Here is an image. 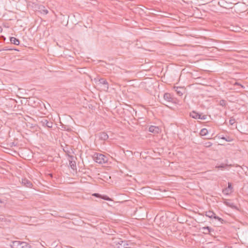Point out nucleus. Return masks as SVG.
Returning <instances> with one entry per match:
<instances>
[{"instance_id": "b1692460", "label": "nucleus", "mask_w": 248, "mask_h": 248, "mask_svg": "<svg viewBox=\"0 0 248 248\" xmlns=\"http://www.w3.org/2000/svg\"><path fill=\"white\" fill-rule=\"evenodd\" d=\"M212 145V143L208 142L205 143V146L206 147H209Z\"/></svg>"}, {"instance_id": "1a4fd4ad", "label": "nucleus", "mask_w": 248, "mask_h": 248, "mask_svg": "<svg viewBox=\"0 0 248 248\" xmlns=\"http://www.w3.org/2000/svg\"><path fill=\"white\" fill-rule=\"evenodd\" d=\"M190 116L195 119H200L201 114L195 111H192L190 113Z\"/></svg>"}, {"instance_id": "dca6fc26", "label": "nucleus", "mask_w": 248, "mask_h": 248, "mask_svg": "<svg viewBox=\"0 0 248 248\" xmlns=\"http://www.w3.org/2000/svg\"><path fill=\"white\" fill-rule=\"evenodd\" d=\"M69 165L73 170H76V162L74 161H69Z\"/></svg>"}, {"instance_id": "f257e3e1", "label": "nucleus", "mask_w": 248, "mask_h": 248, "mask_svg": "<svg viewBox=\"0 0 248 248\" xmlns=\"http://www.w3.org/2000/svg\"><path fill=\"white\" fill-rule=\"evenodd\" d=\"M10 246L12 248H31L28 243L19 241H13Z\"/></svg>"}, {"instance_id": "4be33fe9", "label": "nucleus", "mask_w": 248, "mask_h": 248, "mask_svg": "<svg viewBox=\"0 0 248 248\" xmlns=\"http://www.w3.org/2000/svg\"><path fill=\"white\" fill-rule=\"evenodd\" d=\"M207 118V116L205 115H202L201 114V117L200 118V120H206Z\"/></svg>"}, {"instance_id": "0eeeda50", "label": "nucleus", "mask_w": 248, "mask_h": 248, "mask_svg": "<svg viewBox=\"0 0 248 248\" xmlns=\"http://www.w3.org/2000/svg\"><path fill=\"white\" fill-rule=\"evenodd\" d=\"M149 132L153 133L154 134H158L160 131V128L158 126L151 125L149 128Z\"/></svg>"}, {"instance_id": "6e6552de", "label": "nucleus", "mask_w": 248, "mask_h": 248, "mask_svg": "<svg viewBox=\"0 0 248 248\" xmlns=\"http://www.w3.org/2000/svg\"><path fill=\"white\" fill-rule=\"evenodd\" d=\"M22 184L27 187L31 188L32 186V183L26 178L22 179Z\"/></svg>"}, {"instance_id": "a211bd4d", "label": "nucleus", "mask_w": 248, "mask_h": 248, "mask_svg": "<svg viewBox=\"0 0 248 248\" xmlns=\"http://www.w3.org/2000/svg\"><path fill=\"white\" fill-rule=\"evenodd\" d=\"M40 11L42 13L46 15L48 13V10L45 9V7L43 6L40 8Z\"/></svg>"}, {"instance_id": "aec40b11", "label": "nucleus", "mask_w": 248, "mask_h": 248, "mask_svg": "<svg viewBox=\"0 0 248 248\" xmlns=\"http://www.w3.org/2000/svg\"><path fill=\"white\" fill-rule=\"evenodd\" d=\"M235 122V120L234 118H231L229 121L230 125H233Z\"/></svg>"}, {"instance_id": "6ab92c4d", "label": "nucleus", "mask_w": 248, "mask_h": 248, "mask_svg": "<svg viewBox=\"0 0 248 248\" xmlns=\"http://www.w3.org/2000/svg\"><path fill=\"white\" fill-rule=\"evenodd\" d=\"M101 196V198L103 200H105L106 201H111L110 198L109 197H108V196L103 195V196Z\"/></svg>"}, {"instance_id": "20e7f679", "label": "nucleus", "mask_w": 248, "mask_h": 248, "mask_svg": "<svg viewBox=\"0 0 248 248\" xmlns=\"http://www.w3.org/2000/svg\"><path fill=\"white\" fill-rule=\"evenodd\" d=\"M98 82L99 84L102 85V89L105 91H107L108 89V84L107 81L104 78H101Z\"/></svg>"}, {"instance_id": "39448f33", "label": "nucleus", "mask_w": 248, "mask_h": 248, "mask_svg": "<svg viewBox=\"0 0 248 248\" xmlns=\"http://www.w3.org/2000/svg\"><path fill=\"white\" fill-rule=\"evenodd\" d=\"M205 216L209 218H214L219 221L221 220V218L218 217L216 216L215 214L213 211H208L206 212Z\"/></svg>"}, {"instance_id": "393cba45", "label": "nucleus", "mask_w": 248, "mask_h": 248, "mask_svg": "<svg viewBox=\"0 0 248 248\" xmlns=\"http://www.w3.org/2000/svg\"><path fill=\"white\" fill-rule=\"evenodd\" d=\"M5 40V37L3 36H0V41H4Z\"/></svg>"}, {"instance_id": "2eb2a0df", "label": "nucleus", "mask_w": 248, "mask_h": 248, "mask_svg": "<svg viewBox=\"0 0 248 248\" xmlns=\"http://www.w3.org/2000/svg\"><path fill=\"white\" fill-rule=\"evenodd\" d=\"M229 166V165L227 164H221L220 165L216 166L215 168L223 170V169H227Z\"/></svg>"}, {"instance_id": "5701e85b", "label": "nucleus", "mask_w": 248, "mask_h": 248, "mask_svg": "<svg viewBox=\"0 0 248 248\" xmlns=\"http://www.w3.org/2000/svg\"><path fill=\"white\" fill-rule=\"evenodd\" d=\"M14 49H12V48H9L7 47H5L4 48H3L2 49H1L0 50V51H6V50H13Z\"/></svg>"}, {"instance_id": "c85d7f7f", "label": "nucleus", "mask_w": 248, "mask_h": 248, "mask_svg": "<svg viewBox=\"0 0 248 248\" xmlns=\"http://www.w3.org/2000/svg\"><path fill=\"white\" fill-rule=\"evenodd\" d=\"M2 31V29L0 27V32H1Z\"/></svg>"}, {"instance_id": "bb28decb", "label": "nucleus", "mask_w": 248, "mask_h": 248, "mask_svg": "<svg viewBox=\"0 0 248 248\" xmlns=\"http://www.w3.org/2000/svg\"><path fill=\"white\" fill-rule=\"evenodd\" d=\"M93 196H95V197H98L99 196H100L99 194L98 193H94V194H93Z\"/></svg>"}, {"instance_id": "7ed1b4c3", "label": "nucleus", "mask_w": 248, "mask_h": 248, "mask_svg": "<svg viewBox=\"0 0 248 248\" xmlns=\"http://www.w3.org/2000/svg\"><path fill=\"white\" fill-rule=\"evenodd\" d=\"M40 124L44 127L52 128L53 126V123L51 121H48L45 118L42 119L40 121Z\"/></svg>"}, {"instance_id": "f3484780", "label": "nucleus", "mask_w": 248, "mask_h": 248, "mask_svg": "<svg viewBox=\"0 0 248 248\" xmlns=\"http://www.w3.org/2000/svg\"><path fill=\"white\" fill-rule=\"evenodd\" d=\"M208 131L206 128L202 129L200 131V134L202 136H205L207 134Z\"/></svg>"}, {"instance_id": "c756f323", "label": "nucleus", "mask_w": 248, "mask_h": 248, "mask_svg": "<svg viewBox=\"0 0 248 248\" xmlns=\"http://www.w3.org/2000/svg\"><path fill=\"white\" fill-rule=\"evenodd\" d=\"M2 202L1 200L0 199V203H2Z\"/></svg>"}, {"instance_id": "cd10ccee", "label": "nucleus", "mask_w": 248, "mask_h": 248, "mask_svg": "<svg viewBox=\"0 0 248 248\" xmlns=\"http://www.w3.org/2000/svg\"><path fill=\"white\" fill-rule=\"evenodd\" d=\"M221 139H223V140H225L226 141H230V140H227V139H226L225 137H222Z\"/></svg>"}, {"instance_id": "9b49d317", "label": "nucleus", "mask_w": 248, "mask_h": 248, "mask_svg": "<svg viewBox=\"0 0 248 248\" xmlns=\"http://www.w3.org/2000/svg\"><path fill=\"white\" fill-rule=\"evenodd\" d=\"M202 230H203V232L204 234H209L211 231H213V229L208 226L203 227L202 228Z\"/></svg>"}, {"instance_id": "f8f14e48", "label": "nucleus", "mask_w": 248, "mask_h": 248, "mask_svg": "<svg viewBox=\"0 0 248 248\" xmlns=\"http://www.w3.org/2000/svg\"><path fill=\"white\" fill-rule=\"evenodd\" d=\"M164 98L167 102H170L172 101V98L171 97L170 94L169 93H165L164 94Z\"/></svg>"}, {"instance_id": "9d476101", "label": "nucleus", "mask_w": 248, "mask_h": 248, "mask_svg": "<svg viewBox=\"0 0 248 248\" xmlns=\"http://www.w3.org/2000/svg\"><path fill=\"white\" fill-rule=\"evenodd\" d=\"M99 138L100 140H106L108 138V134L105 132H101L98 134Z\"/></svg>"}, {"instance_id": "4468645a", "label": "nucleus", "mask_w": 248, "mask_h": 248, "mask_svg": "<svg viewBox=\"0 0 248 248\" xmlns=\"http://www.w3.org/2000/svg\"><path fill=\"white\" fill-rule=\"evenodd\" d=\"M183 91H184V89L182 88L179 87H177L175 88V91L179 96H181L183 95Z\"/></svg>"}, {"instance_id": "a878e982", "label": "nucleus", "mask_w": 248, "mask_h": 248, "mask_svg": "<svg viewBox=\"0 0 248 248\" xmlns=\"http://www.w3.org/2000/svg\"><path fill=\"white\" fill-rule=\"evenodd\" d=\"M124 242L122 241V240H119L117 242V244H119V245H122V244L123 243H124Z\"/></svg>"}, {"instance_id": "412c9836", "label": "nucleus", "mask_w": 248, "mask_h": 248, "mask_svg": "<svg viewBox=\"0 0 248 248\" xmlns=\"http://www.w3.org/2000/svg\"><path fill=\"white\" fill-rule=\"evenodd\" d=\"M6 221V218L4 215L0 216V221Z\"/></svg>"}, {"instance_id": "ddd939ff", "label": "nucleus", "mask_w": 248, "mask_h": 248, "mask_svg": "<svg viewBox=\"0 0 248 248\" xmlns=\"http://www.w3.org/2000/svg\"><path fill=\"white\" fill-rule=\"evenodd\" d=\"M10 41L12 44L16 45H18L20 43V41L18 39L13 37H10Z\"/></svg>"}, {"instance_id": "423d86ee", "label": "nucleus", "mask_w": 248, "mask_h": 248, "mask_svg": "<svg viewBox=\"0 0 248 248\" xmlns=\"http://www.w3.org/2000/svg\"><path fill=\"white\" fill-rule=\"evenodd\" d=\"M232 186L231 183H228V186L227 187L223 190L222 192L225 195H229L232 192Z\"/></svg>"}, {"instance_id": "f03ea898", "label": "nucleus", "mask_w": 248, "mask_h": 248, "mask_svg": "<svg viewBox=\"0 0 248 248\" xmlns=\"http://www.w3.org/2000/svg\"><path fill=\"white\" fill-rule=\"evenodd\" d=\"M93 157V160L99 164H103L107 162V158L101 154L95 153Z\"/></svg>"}]
</instances>
